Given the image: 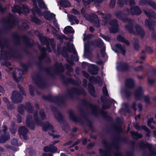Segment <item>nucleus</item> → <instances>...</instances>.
I'll return each mask as SVG.
<instances>
[{"mask_svg":"<svg viewBox=\"0 0 156 156\" xmlns=\"http://www.w3.org/2000/svg\"><path fill=\"white\" fill-rule=\"evenodd\" d=\"M44 151L45 152H48L53 151L52 149V145H50L49 147H45L44 149Z\"/></svg>","mask_w":156,"mask_h":156,"instance_id":"29","label":"nucleus"},{"mask_svg":"<svg viewBox=\"0 0 156 156\" xmlns=\"http://www.w3.org/2000/svg\"><path fill=\"white\" fill-rule=\"evenodd\" d=\"M44 18L48 20H50L51 18L54 17L55 16V15L51 13L49 11L45 12L44 13L42 14Z\"/></svg>","mask_w":156,"mask_h":156,"instance_id":"9","label":"nucleus"},{"mask_svg":"<svg viewBox=\"0 0 156 156\" xmlns=\"http://www.w3.org/2000/svg\"><path fill=\"white\" fill-rule=\"evenodd\" d=\"M126 86L129 88H132L134 85V81L132 79H129L126 80Z\"/></svg>","mask_w":156,"mask_h":156,"instance_id":"18","label":"nucleus"},{"mask_svg":"<svg viewBox=\"0 0 156 156\" xmlns=\"http://www.w3.org/2000/svg\"><path fill=\"white\" fill-rule=\"evenodd\" d=\"M144 11L145 14L149 18L150 17L154 18V15L153 12L148 9H145L144 10Z\"/></svg>","mask_w":156,"mask_h":156,"instance_id":"14","label":"nucleus"},{"mask_svg":"<svg viewBox=\"0 0 156 156\" xmlns=\"http://www.w3.org/2000/svg\"><path fill=\"white\" fill-rule=\"evenodd\" d=\"M103 45V43L102 41L101 40H99V43L98 44V45L100 46L101 45L102 46Z\"/></svg>","mask_w":156,"mask_h":156,"instance_id":"55","label":"nucleus"},{"mask_svg":"<svg viewBox=\"0 0 156 156\" xmlns=\"http://www.w3.org/2000/svg\"><path fill=\"white\" fill-rule=\"evenodd\" d=\"M117 39L120 41L123 42L125 43L126 44L128 45L129 44V42L125 40L123 37L121 36H119L117 37Z\"/></svg>","mask_w":156,"mask_h":156,"instance_id":"23","label":"nucleus"},{"mask_svg":"<svg viewBox=\"0 0 156 156\" xmlns=\"http://www.w3.org/2000/svg\"><path fill=\"white\" fill-rule=\"evenodd\" d=\"M11 144L12 145L16 146H18L21 145V143L18 142L17 140L14 138L11 141Z\"/></svg>","mask_w":156,"mask_h":156,"instance_id":"26","label":"nucleus"},{"mask_svg":"<svg viewBox=\"0 0 156 156\" xmlns=\"http://www.w3.org/2000/svg\"><path fill=\"white\" fill-rule=\"evenodd\" d=\"M52 149L53 151H51V152H54L57 150V148L56 147L52 146Z\"/></svg>","mask_w":156,"mask_h":156,"instance_id":"47","label":"nucleus"},{"mask_svg":"<svg viewBox=\"0 0 156 156\" xmlns=\"http://www.w3.org/2000/svg\"><path fill=\"white\" fill-rule=\"evenodd\" d=\"M140 116V115L139 114L135 118V119L136 120H137L138 119H139Z\"/></svg>","mask_w":156,"mask_h":156,"instance_id":"58","label":"nucleus"},{"mask_svg":"<svg viewBox=\"0 0 156 156\" xmlns=\"http://www.w3.org/2000/svg\"><path fill=\"white\" fill-rule=\"evenodd\" d=\"M142 67L141 66H139L137 68L135 69V70L137 71H139L142 69Z\"/></svg>","mask_w":156,"mask_h":156,"instance_id":"52","label":"nucleus"},{"mask_svg":"<svg viewBox=\"0 0 156 156\" xmlns=\"http://www.w3.org/2000/svg\"><path fill=\"white\" fill-rule=\"evenodd\" d=\"M115 3V1L114 0H111L110 3V6H112V7H113V6L114 5Z\"/></svg>","mask_w":156,"mask_h":156,"instance_id":"45","label":"nucleus"},{"mask_svg":"<svg viewBox=\"0 0 156 156\" xmlns=\"http://www.w3.org/2000/svg\"><path fill=\"white\" fill-rule=\"evenodd\" d=\"M68 18L69 21L71 23V25L75 23H78L79 21L75 16L72 15H69L68 16Z\"/></svg>","mask_w":156,"mask_h":156,"instance_id":"13","label":"nucleus"},{"mask_svg":"<svg viewBox=\"0 0 156 156\" xmlns=\"http://www.w3.org/2000/svg\"><path fill=\"white\" fill-rule=\"evenodd\" d=\"M87 0L88 2H87L86 1H85L84 0L83 1V3L84 5H89V2H93V0Z\"/></svg>","mask_w":156,"mask_h":156,"instance_id":"40","label":"nucleus"},{"mask_svg":"<svg viewBox=\"0 0 156 156\" xmlns=\"http://www.w3.org/2000/svg\"><path fill=\"white\" fill-rule=\"evenodd\" d=\"M87 65V63L85 62H83L82 63V67L83 68H84L86 67V66Z\"/></svg>","mask_w":156,"mask_h":156,"instance_id":"49","label":"nucleus"},{"mask_svg":"<svg viewBox=\"0 0 156 156\" xmlns=\"http://www.w3.org/2000/svg\"><path fill=\"white\" fill-rule=\"evenodd\" d=\"M32 20L33 21L37 24H39L40 23V21L39 19L35 17L32 18Z\"/></svg>","mask_w":156,"mask_h":156,"instance_id":"37","label":"nucleus"},{"mask_svg":"<svg viewBox=\"0 0 156 156\" xmlns=\"http://www.w3.org/2000/svg\"><path fill=\"white\" fill-rule=\"evenodd\" d=\"M27 132V129L25 127H21L19 129V134L22 135L24 139L25 140H27L28 139V137L26 135V134Z\"/></svg>","mask_w":156,"mask_h":156,"instance_id":"7","label":"nucleus"},{"mask_svg":"<svg viewBox=\"0 0 156 156\" xmlns=\"http://www.w3.org/2000/svg\"><path fill=\"white\" fill-rule=\"evenodd\" d=\"M4 90L3 88L0 85V92H2Z\"/></svg>","mask_w":156,"mask_h":156,"instance_id":"64","label":"nucleus"},{"mask_svg":"<svg viewBox=\"0 0 156 156\" xmlns=\"http://www.w3.org/2000/svg\"><path fill=\"white\" fill-rule=\"evenodd\" d=\"M145 23L146 25L148 26V28L150 29H151V27H153L155 25L154 22L151 20L150 19L149 20H146Z\"/></svg>","mask_w":156,"mask_h":156,"instance_id":"17","label":"nucleus"},{"mask_svg":"<svg viewBox=\"0 0 156 156\" xmlns=\"http://www.w3.org/2000/svg\"><path fill=\"white\" fill-rule=\"evenodd\" d=\"M90 30L91 32H93L94 30V29L93 27H90Z\"/></svg>","mask_w":156,"mask_h":156,"instance_id":"62","label":"nucleus"},{"mask_svg":"<svg viewBox=\"0 0 156 156\" xmlns=\"http://www.w3.org/2000/svg\"><path fill=\"white\" fill-rule=\"evenodd\" d=\"M10 138L9 136L8 135L6 136H0V143H4Z\"/></svg>","mask_w":156,"mask_h":156,"instance_id":"20","label":"nucleus"},{"mask_svg":"<svg viewBox=\"0 0 156 156\" xmlns=\"http://www.w3.org/2000/svg\"><path fill=\"white\" fill-rule=\"evenodd\" d=\"M73 13L75 15H78L79 14V12L76 9H73L72 11Z\"/></svg>","mask_w":156,"mask_h":156,"instance_id":"43","label":"nucleus"},{"mask_svg":"<svg viewBox=\"0 0 156 156\" xmlns=\"http://www.w3.org/2000/svg\"><path fill=\"white\" fill-rule=\"evenodd\" d=\"M151 123H154V122L153 121V119L152 118H151L149 119L148 120V122H147V123H148V125L150 127H151L152 128H154V127H152L151 126L150 124Z\"/></svg>","mask_w":156,"mask_h":156,"instance_id":"35","label":"nucleus"},{"mask_svg":"<svg viewBox=\"0 0 156 156\" xmlns=\"http://www.w3.org/2000/svg\"><path fill=\"white\" fill-rule=\"evenodd\" d=\"M3 101L6 103H9L8 99L6 98H3Z\"/></svg>","mask_w":156,"mask_h":156,"instance_id":"56","label":"nucleus"},{"mask_svg":"<svg viewBox=\"0 0 156 156\" xmlns=\"http://www.w3.org/2000/svg\"><path fill=\"white\" fill-rule=\"evenodd\" d=\"M102 37L105 40L107 41H109L110 40V38L107 36H105L103 35Z\"/></svg>","mask_w":156,"mask_h":156,"instance_id":"46","label":"nucleus"},{"mask_svg":"<svg viewBox=\"0 0 156 156\" xmlns=\"http://www.w3.org/2000/svg\"><path fill=\"white\" fill-rule=\"evenodd\" d=\"M136 32L134 34H139L141 37H143L144 34V32L143 30L139 26H137L136 27Z\"/></svg>","mask_w":156,"mask_h":156,"instance_id":"11","label":"nucleus"},{"mask_svg":"<svg viewBox=\"0 0 156 156\" xmlns=\"http://www.w3.org/2000/svg\"><path fill=\"white\" fill-rule=\"evenodd\" d=\"M12 11L20 14L23 12H28L29 10L28 7L20 4L19 5L15 6L13 7L12 8Z\"/></svg>","mask_w":156,"mask_h":156,"instance_id":"2","label":"nucleus"},{"mask_svg":"<svg viewBox=\"0 0 156 156\" xmlns=\"http://www.w3.org/2000/svg\"><path fill=\"white\" fill-rule=\"evenodd\" d=\"M29 118L27 117V119L26 120V123L27 126L30 128L31 129H33L34 128V125L32 123L29 122Z\"/></svg>","mask_w":156,"mask_h":156,"instance_id":"24","label":"nucleus"},{"mask_svg":"<svg viewBox=\"0 0 156 156\" xmlns=\"http://www.w3.org/2000/svg\"><path fill=\"white\" fill-rule=\"evenodd\" d=\"M133 137L135 138H139L141 136V134H139L137 132L132 131L131 133Z\"/></svg>","mask_w":156,"mask_h":156,"instance_id":"22","label":"nucleus"},{"mask_svg":"<svg viewBox=\"0 0 156 156\" xmlns=\"http://www.w3.org/2000/svg\"><path fill=\"white\" fill-rule=\"evenodd\" d=\"M40 115L41 118L43 119L45 117V115L43 110H41L40 112Z\"/></svg>","mask_w":156,"mask_h":156,"instance_id":"30","label":"nucleus"},{"mask_svg":"<svg viewBox=\"0 0 156 156\" xmlns=\"http://www.w3.org/2000/svg\"><path fill=\"white\" fill-rule=\"evenodd\" d=\"M42 156H52V154H50L44 153L43 154Z\"/></svg>","mask_w":156,"mask_h":156,"instance_id":"53","label":"nucleus"},{"mask_svg":"<svg viewBox=\"0 0 156 156\" xmlns=\"http://www.w3.org/2000/svg\"><path fill=\"white\" fill-rule=\"evenodd\" d=\"M2 128H3V132L5 133V131L7 130V127L5 126H4L3 127H2Z\"/></svg>","mask_w":156,"mask_h":156,"instance_id":"54","label":"nucleus"},{"mask_svg":"<svg viewBox=\"0 0 156 156\" xmlns=\"http://www.w3.org/2000/svg\"><path fill=\"white\" fill-rule=\"evenodd\" d=\"M154 81V80L151 77H149L148 79V83L149 85L152 84Z\"/></svg>","mask_w":156,"mask_h":156,"instance_id":"34","label":"nucleus"},{"mask_svg":"<svg viewBox=\"0 0 156 156\" xmlns=\"http://www.w3.org/2000/svg\"><path fill=\"white\" fill-rule=\"evenodd\" d=\"M71 49H69V51L70 52H72L74 55H75L76 56H77L76 52L74 48L73 45L72 44L71 45Z\"/></svg>","mask_w":156,"mask_h":156,"instance_id":"31","label":"nucleus"},{"mask_svg":"<svg viewBox=\"0 0 156 156\" xmlns=\"http://www.w3.org/2000/svg\"><path fill=\"white\" fill-rule=\"evenodd\" d=\"M118 4H119L120 6H122L123 4V0H118Z\"/></svg>","mask_w":156,"mask_h":156,"instance_id":"42","label":"nucleus"},{"mask_svg":"<svg viewBox=\"0 0 156 156\" xmlns=\"http://www.w3.org/2000/svg\"><path fill=\"white\" fill-rule=\"evenodd\" d=\"M105 47L103 46V47L101 51V54L102 55V56L103 57H105Z\"/></svg>","mask_w":156,"mask_h":156,"instance_id":"39","label":"nucleus"},{"mask_svg":"<svg viewBox=\"0 0 156 156\" xmlns=\"http://www.w3.org/2000/svg\"><path fill=\"white\" fill-rule=\"evenodd\" d=\"M38 2V5L41 8L46 9L47 7L43 0H37Z\"/></svg>","mask_w":156,"mask_h":156,"instance_id":"21","label":"nucleus"},{"mask_svg":"<svg viewBox=\"0 0 156 156\" xmlns=\"http://www.w3.org/2000/svg\"><path fill=\"white\" fill-rule=\"evenodd\" d=\"M60 4L64 7H68L70 5L69 2L66 0L61 1L60 2Z\"/></svg>","mask_w":156,"mask_h":156,"instance_id":"19","label":"nucleus"},{"mask_svg":"<svg viewBox=\"0 0 156 156\" xmlns=\"http://www.w3.org/2000/svg\"><path fill=\"white\" fill-rule=\"evenodd\" d=\"M115 48L117 50L119 51L120 50L122 51V54L123 55H124V49L119 44H117L115 45Z\"/></svg>","mask_w":156,"mask_h":156,"instance_id":"25","label":"nucleus"},{"mask_svg":"<svg viewBox=\"0 0 156 156\" xmlns=\"http://www.w3.org/2000/svg\"><path fill=\"white\" fill-rule=\"evenodd\" d=\"M103 92V94L105 96L107 95L108 94L107 90L106 87H104L103 88L102 90Z\"/></svg>","mask_w":156,"mask_h":156,"instance_id":"38","label":"nucleus"},{"mask_svg":"<svg viewBox=\"0 0 156 156\" xmlns=\"http://www.w3.org/2000/svg\"><path fill=\"white\" fill-rule=\"evenodd\" d=\"M130 11L131 13L133 15L140 14L141 12V10L137 6L132 8Z\"/></svg>","mask_w":156,"mask_h":156,"instance_id":"12","label":"nucleus"},{"mask_svg":"<svg viewBox=\"0 0 156 156\" xmlns=\"http://www.w3.org/2000/svg\"><path fill=\"white\" fill-rule=\"evenodd\" d=\"M11 99L14 102L17 103L21 101L22 98L18 92L14 91L12 93Z\"/></svg>","mask_w":156,"mask_h":156,"instance_id":"4","label":"nucleus"},{"mask_svg":"<svg viewBox=\"0 0 156 156\" xmlns=\"http://www.w3.org/2000/svg\"><path fill=\"white\" fill-rule=\"evenodd\" d=\"M43 129L44 131H46L48 129H49V132H51L53 133L52 134L50 133V135L52 136L54 138H59L60 137L59 135H55L53 134H55L56 132L54 131L53 126L48 122H47L46 124L43 126Z\"/></svg>","mask_w":156,"mask_h":156,"instance_id":"3","label":"nucleus"},{"mask_svg":"<svg viewBox=\"0 0 156 156\" xmlns=\"http://www.w3.org/2000/svg\"><path fill=\"white\" fill-rule=\"evenodd\" d=\"M93 36V35L92 34H89L85 37L83 38V40L84 41H86L87 40L90 39Z\"/></svg>","mask_w":156,"mask_h":156,"instance_id":"36","label":"nucleus"},{"mask_svg":"<svg viewBox=\"0 0 156 156\" xmlns=\"http://www.w3.org/2000/svg\"><path fill=\"white\" fill-rule=\"evenodd\" d=\"M85 11L84 9H82L81 10V12L83 14V15L84 16V17L87 20H89L90 21L93 22L94 19L93 18H94L95 20V25L97 27H99V22L98 21V18L97 17L96 15L94 14H92L90 16L88 14L86 13L84 14L83 13Z\"/></svg>","mask_w":156,"mask_h":156,"instance_id":"1","label":"nucleus"},{"mask_svg":"<svg viewBox=\"0 0 156 156\" xmlns=\"http://www.w3.org/2000/svg\"><path fill=\"white\" fill-rule=\"evenodd\" d=\"M54 24L56 27H57L58 28H59V26L58 25L56 21L55 20L54 21Z\"/></svg>","mask_w":156,"mask_h":156,"instance_id":"50","label":"nucleus"},{"mask_svg":"<svg viewBox=\"0 0 156 156\" xmlns=\"http://www.w3.org/2000/svg\"><path fill=\"white\" fill-rule=\"evenodd\" d=\"M143 129L145 130L147 133H150V130L149 129L147 128L145 126H144L143 127Z\"/></svg>","mask_w":156,"mask_h":156,"instance_id":"48","label":"nucleus"},{"mask_svg":"<svg viewBox=\"0 0 156 156\" xmlns=\"http://www.w3.org/2000/svg\"><path fill=\"white\" fill-rule=\"evenodd\" d=\"M143 93V90L141 88H140L137 90L136 93V95H140L142 94Z\"/></svg>","mask_w":156,"mask_h":156,"instance_id":"32","label":"nucleus"},{"mask_svg":"<svg viewBox=\"0 0 156 156\" xmlns=\"http://www.w3.org/2000/svg\"><path fill=\"white\" fill-rule=\"evenodd\" d=\"M51 31L53 33V34H54L55 35V36H56L57 34H56V30L53 27H51Z\"/></svg>","mask_w":156,"mask_h":156,"instance_id":"41","label":"nucleus"},{"mask_svg":"<svg viewBox=\"0 0 156 156\" xmlns=\"http://www.w3.org/2000/svg\"><path fill=\"white\" fill-rule=\"evenodd\" d=\"M33 2V8L32 10V12L34 14H37L39 16H41L42 14L40 13L41 10L39 9L37 6L36 0H32Z\"/></svg>","mask_w":156,"mask_h":156,"instance_id":"8","label":"nucleus"},{"mask_svg":"<svg viewBox=\"0 0 156 156\" xmlns=\"http://www.w3.org/2000/svg\"><path fill=\"white\" fill-rule=\"evenodd\" d=\"M16 74H13V75L14 78L17 81H20L22 79V74L23 73V72L21 70H19L18 69H16L15 70Z\"/></svg>","mask_w":156,"mask_h":156,"instance_id":"6","label":"nucleus"},{"mask_svg":"<svg viewBox=\"0 0 156 156\" xmlns=\"http://www.w3.org/2000/svg\"><path fill=\"white\" fill-rule=\"evenodd\" d=\"M84 75L85 77H86V78H87L89 77L88 74L86 72H84Z\"/></svg>","mask_w":156,"mask_h":156,"instance_id":"59","label":"nucleus"},{"mask_svg":"<svg viewBox=\"0 0 156 156\" xmlns=\"http://www.w3.org/2000/svg\"><path fill=\"white\" fill-rule=\"evenodd\" d=\"M126 28L131 33H133V30L132 27L130 26H126Z\"/></svg>","mask_w":156,"mask_h":156,"instance_id":"33","label":"nucleus"},{"mask_svg":"<svg viewBox=\"0 0 156 156\" xmlns=\"http://www.w3.org/2000/svg\"><path fill=\"white\" fill-rule=\"evenodd\" d=\"M90 67L92 69L91 70H89V72L92 74H96L97 73L98 68L96 66L93 65H91Z\"/></svg>","mask_w":156,"mask_h":156,"instance_id":"15","label":"nucleus"},{"mask_svg":"<svg viewBox=\"0 0 156 156\" xmlns=\"http://www.w3.org/2000/svg\"><path fill=\"white\" fill-rule=\"evenodd\" d=\"M87 143V140L86 139H84L82 141V143L83 144H85Z\"/></svg>","mask_w":156,"mask_h":156,"instance_id":"57","label":"nucleus"},{"mask_svg":"<svg viewBox=\"0 0 156 156\" xmlns=\"http://www.w3.org/2000/svg\"><path fill=\"white\" fill-rule=\"evenodd\" d=\"M129 2L130 5H133L135 4V2L133 0H130Z\"/></svg>","mask_w":156,"mask_h":156,"instance_id":"51","label":"nucleus"},{"mask_svg":"<svg viewBox=\"0 0 156 156\" xmlns=\"http://www.w3.org/2000/svg\"><path fill=\"white\" fill-rule=\"evenodd\" d=\"M148 3L150 5L152 6L154 9H156V4L154 2L151 1H148Z\"/></svg>","mask_w":156,"mask_h":156,"instance_id":"28","label":"nucleus"},{"mask_svg":"<svg viewBox=\"0 0 156 156\" xmlns=\"http://www.w3.org/2000/svg\"><path fill=\"white\" fill-rule=\"evenodd\" d=\"M132 107L135 109H137V108H139V110L140 111L142 108V106L140 104L136 105L135 103H133L132 105Z\"/></svg>","mask_w":156,"mask_h":156,"instance_id":"27","label":"nucleus"},{"mask_svg":"<svg viewBox=\"0 0 156 156\" xmlns=\"http://www.w3.org/2000/svg\"><path fill=\"white\" fill-rule=\"evenodd\" d=\"M80 142V140H77V141H76L74 144L72 145V147H73V146H75V145H76V144H78L79 142Z\"/></svg>","mask_w":156,"mask_h":156,"instance_id":"60","label":"nucleus"},{"mask_svg":"<svg viewBox=\"0 0 156 156\" xmlns=\"http://www.w3.org/2000/svg\"><path fill=\"white\" fill-rule=\"evenodd\" d=\"M10 131L12 134H14L16 132L15 130L14 129H13L12 130L10 129Z\"/></svg>","mask_w":156,"mask_h":156,"instance_id":"61","label":"nucleus"},{"mask_svg":"<svg viewBox=\"0 0 156 156\" xmlns=\"http://www.w3.org/2000/svg\"><path fill=\"white\" fill-rule=\"evenodd\" d=\"M117 69L119 70H126L128 68V65L126 64L122 63H117Z\"/></svg>","mask_w":156,"mask_h":156,"instance_id":"10","label":"nucleus"},{"mask_svg":"<svg viewBox=\"0 0 156 156\" xmlns=\"http://www.w3.org/2000/svg\"><path fill=\"white\" fill-rule=\"evenodd\" d=\"M146 98L145 99L147 103H148L149 102V98L147 97H146Z\"/></svg>","mask_w":156,"mask_h":156,"instance_id":"63","label":"nucleus"},{"mask_svg":"<svg viewBox=\"0 0 156 156\" xmlns=\"http://www.w3.org/2000/svg\"><path fill=\"white\" fill-rule=\"evenodd\" d=\"M111 27L109 29V31L111 33H115L118 30V27L117 22L115 20L112 21L110 23Z\"/></svg>","mask_w":156,"mask_h":156,"instance_id":"5","label":"nucleus"},{"mask_svg":"<svg viewBox=\"0 0 156 156\" xmlns=\"http://www.w3.org/2000/svg\"><path fill=\"white\" fill-rule=\"evenodd\" d=\"M57 115H58V117H57V115H55V117L57 119H58V120H60V119L61 118L62 116L60 114H59L58 113H57Z\"/></svg>","mask_w":156,"mask_h":156,"instance_id":"44","label":"nucleus"},{"mask_svg":"<svg viewBox=\"0 0 156 156\" xmlns=\"http://www.w3.org/2000/svg\"><path fill=\"white\" fill-rule=\"evenodd\" d=\"M63 32L65 34H66L68 33H73L74 32V31L71 27L68 26L64 28Z\"/></svg>","mask_w":156,"mask_h":156,"instance_id":"16","label":"nucleus"}]
</instances>
